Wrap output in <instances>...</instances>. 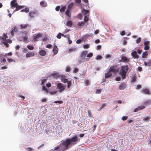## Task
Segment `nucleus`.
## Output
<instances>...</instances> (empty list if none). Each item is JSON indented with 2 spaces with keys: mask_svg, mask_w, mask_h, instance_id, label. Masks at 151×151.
Segmentation results:
<instances>
[{
  "mask_svg": "<svg viewBox=\"0 0 151 151\" xmlns=\"http://www.w3.org/2000/svg\"><path fill=\"white\" fill-rule=\"evenodd\" d=\"M61 36H62V33H59L57 36V37L58 39H60L61 38Z\"/></svg>",
  "mask_w": 151,
  "mask_h": 151,
  "instance_id": "obj_48",
  "label": "nucleus"
},
{
  "mask_svg": "<svg viewBox=\"0 0 151 151\" xmlns=\"http://www.w3.org/2000/svg\"><path fill=\"white\" fill-rule=\"evenodd\" d=\"M106 105H107V104L106 103L103 104H102L101 107H100V110H101L102 108H103L104 107H105L106 106Z\"/></svg>",
  "mask_w": 151,
  "mask_h": 151,
  "instance_id": "obj_42",
  "label": "nucleus"
},
{
  "mask_svg": "<svg viewBox=\"0 0 151 151\" xmlns=\"http://www.w3.org/2000/svg\"><path fill=\"white\" fill-rule=\"evenodd\" d=\"M89 81L88 80H86L85 81V85L86 86L89 85Z\"/></svg>",
  "mask_w": 151,
  "mask_h": 151,
  "instance_id": "obj_54",
  "label": "nucleus"
},
{
  "mask_svg": "<svg viewBox=\"0 0 151 151\" xmlns=\"http://www.w3.org/2000/svg\"><path fill=\"white\" fill-rule=\"evenodd\" d=\"M75 48H72L69 50V52H72L73 51H75Z\"/></svg>",
  "mask_w": 151,
  "mask_h": 151,
  "instance_id": "obj_57",
  "label": "nucleus"
},
{
  "mask_svg": "<svg viewBox=\"0 0 151 151\" xmlns=\"http://www.w3.org/2000/svg\"><path fill=\"white\" fill-rule=\"evenodd\" d=\"M52 45L51 44H48L47 45L46 47L48 48H51L52 47Z\"/></svg>",
  "mask_w": 151,
  "mask_h": 151,
  "instance_id": "obj_49",
  "label": "nucleus"
},
{
  "mask_svg": "<svg viewBox=\"0 0 151 151\" xmlns=\"http://www.w3.org/2000/svg\"><path fill=\"white\" fill-rule=\"evenodd\" d=\"M35 55V53L32 52H27L26 55V57L27 58L30 57H33Z\"/></svg>",
  "mask_w": 151,
  "mask_h": 151,
  "instance_id": "obj_18",
  "label": "nucleus"
},
{
  "mask_svg": "<svg viewBox=\"0 0 151 151\" xmlns=\"http://www.w3.org/2000/svg\"><path fill=\"white\" fill-rule=\"evenodd\" d=\"M56 86L57 88L59 90L60 92H62L65 89V86L61 83H58Z\"/></svg>",
  "mask_w": 151,
  "mask_h": 151,
  "instance_id": "obj_6",
  "label": "nucleus"
},
{
  "mask_svg": "<svg viewBox=\"0 0 151 151\" xmlns=\"http://www.w3.org/2000/svg\"><path fill=\"white\" fill-rule=\"evenodd\" d=\"M39 54L40 55L44 56L46 54V52L43 50H42L40 51Z\"/></svg>",
  "mask_w": 151,
  "mask_h": 151,
  "instance_id": "obj_21",
  "label": "nucleus"
},
{
  "mask_svg": "<svg viewBox=\"0 0 151 151\" xmlns=\"http://www.w3.org/2000/svg\"><path fill=\"white\" fill-rule=\"evenodd\" d=\"M15 7L16 8V9L14 11V12L21 9L19 6L18 5L16 7Z\"/></svg>",
  "mask_w": 151,
  "mask_h": 151,
  "instance_id": "obj_38",
  "label": "nucleus"
},
{
  "mask_svg": "<svg viewBox=\"0 0 151 151\" xmlns=\"http://www.w3.org/2000/svg\"><path fill=\"white\" fill-rule=\"evenodd\" d=\"M46 80L47 79L45 78L42 79H41L40 81H41V85H44L45 83Z\"/></svg>",
  "mask_w": 151,
  "mask_h": 151,
  "instance_id": "obj_35",
  "label": "nucleus"
},
{
  "mask_svg": "<svg viewBox=\"0 0 151 151\" xmlns=\"http://www.w3.org/2000/svg\"><path fill=\"white\" fill-rule=\"evenodd\" d=\"M42 89L43 90H44L47 92H48V90L47 88L45 86H42Z\"/></svg>",
  "mask_w": 151,
  "mask_h": 151,
  "instance_id": "obj_40",
  "label": "nucleus"
},
{
  "mask_svg": "<svg viewBox=\"0 0 151 151\" xmlns=\"http://www.w3.org/2000/svg\"><path fill=\"white\" fill-rule=\"evenodd\" d=\"M89 45H88V44H86V45H84L83 46V47L85 49H87V48H89Z\"/></svg>",
  "mask_w": 151,
  "mask_h": 151,
  "instance_id": "obj_56",
  "label": "nucleus"
},
{
  "mask_svg": "<svg viewBox=\"0 0 151 151\" xmlns=\"http://www.w3.org/2000/svg\"><path fill=\"white\" fill-rule=\"evenodd\" d=\"M102 57L100 55H98L96 56V59L97 60H101L102 59Z\"/></svg>",
  "mask_w": 151,
  "mask_h": 151,
  "instance_id": "obj_45",
  "label": "nucleus"
},
{
  "mask_svg": "<svg viewBox=\"0 0 151 151\" xmlns=\"http://www.w3.org/2000/svg\"><path fill=\"white\" fill-rule=\"evenodd\" d=\"M133 122V120L131 119H128L127 121V122L128 124L131 123Z\"/></svg>",
  "mask_w": 151,
  "mask_h": 151,
  "instance_id": "obj_55",
  "label": "nucleus"
},
{
  "mask_svg": "<svg viewBox=\"0 0 151 151\" xmlns=\"http://www.w3.org/2000/svg\"><path fill=\"white\" fill-rule=\"evenodd\" d=\"M148 55V54L147 52V51H145L142 53V58H146Z\"/></svg>",
  "mask_w": 151,
  "mask_h": 151,
  "instance_id": "obj_22",
  "label": "nucleus"
},
{
  "mask_svg": "<svg viewBox=\"0 0 151 151\" xmlns=\"http://www.w3.org/2000/svg\"><path fill=\"white\" fill-rule=\"evenodd\" d=\"M141 92L144 94L149 95L150 94L149 90L146 88L142 89Z\"/></svg>",
  "mask_w": 151,
  "mask_h": 151,
  "instance_id": "obj_10",
  "label": "nucleus"
},
{
  "mask_svg": "<svg viewBox=\"0 0 151 151\" xmlns=\"http://www.w3.org/2000/svg\"><path fill=\"white\" fill-rule=\"evenodd\" d=\"M38 12L36 10L30 11L28 14L30 18L32 19L39 15Z\"/></svg>",
  "mask_w": 151,
  "mask_h": 151,
  "instance_id": "obj_5",
  "label": "nucleus"
},
{
  "mask_svg": "<svg viewBox=\"0 0 151 151\" xmlns=\"http://www.w3.org/2000/svg\"><path fill=\"white\" fill-rule=\"evenodd\" d=\"M126 87V85L125 83H122L119 86V89L120 90H123Z\"/></svg>",
  "mask_w": 151,
  "mask_h": 151,
  "instance_id": "obj_13",
  "label": "nucleus"
},
{
  "mask_svg": "<svg viewBox=\"0 0 151 151\" xmlns=\"http://www.w3.org/2000/svg\"><path fill=\"white\" fill-rule=\"evenodd\" d=\"M96 125H93V127H92L93 132L96 129Z\"/></svg>",
  "mask_w": 151,
  "mask_h": 151,
  "instance_id": "obj_63",
  "label": "nucleus"
},
{
  "mask_svg": "<svg viewBox=\"0 0 151 151\" xmlns=\"http://www.w3.org/2000/svg\"><path fill=\"white\" fill-rule=\"evenodd\" d=\"M93 54L92 52H90L89 53H88V54H87V57H91L93 56Z\"/></svg>",
  "mask_w": 151,
  "mask_h": 151,
  "instance_id": "obj_46",
  "label": "nucleus"
},
{
  "mask_svg": "<svg viewBox=\"0 0 151 151\" xmlns=\"http://www.w3.org/2000/svg\"><path fill=\"white\" fill-rule=\"evenodd\" d=\"M8 60L9 62V63H11L12 62H14V60L13 59H8Z\"/></svg>",
  "mask_w": 151,
  "mask_h": 151,
  "instance_id": "obj_60",
  "label": "nucleus"
},
{
  "mask_svg": "<svg viewBox=\"0 0 151 151\" xmlns=\"http://www.w3.org/2000/svg\"><path fill=\"white\" fill-rule=\"evenodd\" d=\"M78 139L77 135L72 137L71 139L68 138L65 141L61 142L59 145L57 146L54 148L55 151H65L70 148V146L77 144Z\"/></svg>",
  "mask_w": 151,
  "mask_h": 151,
  "instance_id": "obj_1",
  "label": "nucleus"
},
{
  "mask_svg": "<svg viewBox=\"0 0 151 151\" xmlns=\"http://www.w3.org/2000/svg\"><path fill=\"white\" fill-rule=\"evenodd\" d=\"M3 43L6 46V47H8L9 46V45L8 43L6 41H4L3 42Z\"/></svg>",
  "mask_w": 151,
  "mask_h": 151,
  "instance_id": "obj_39",
  "label": "nucleus"
},
{
  "mask_svg": "<svg viewBox=\"0 0 151 151\" xmlns=\"http://www.w3.org/2000/svg\"><path fill=\"white\" fill-rule=\"evenodd\" d=\"M85 24V22H79L78 23L77 25L79 27L83 26Z\"/></svg>",
  "mask_w": 151,
  "mask_h": 151,
  "instance_id": "obj_27",
  "label": "nucleus"
},
{
  "mask_svg": "<svg viewBox=\"0 0 151 151\" xmlns=\"http://www.w3.org/2000/svg\"><path fill=\"white\" fill-rule=\"evenodd\" d=\"M40 4L42 7H45L47 6V3L44 1H42L40 2Z\"/></svg>",
  "mask_w": 151,
  "mask_h": 151,
  "instance_id": "obj_15",
  "label": "nucleus"
},
{
  "mask_svg": "<svg viewBox=\"0 0 151 151\" xmlns=\"http://www.w3.org/2000/svg\"><path fill=\"white\" fill-rule=\"evenodd\" d=\"M18 31V29L16 27H14V29H12V30L11 31V35H12V36H13L14 35V32H17Z\"/></svg>",
  "mask_w": 151,
  "mask_h": 151,
  "instance_id": "obj_19",
  "label": "nucleus"
},
{
  "mask_svg": "<svg viewBox=\"0 0 151 151\" xmlns=\"http://www.w3.org/2000/svg\"><path fill=\"white\" fill-rule=\"evenodd\" d=\"M60 79L62 82L65 83H67L68 84V88H69L71 85V83L70 81H68L65 76H60Z\"/></svg>",
  "mask_w": 151,
  "mask_h": 151,
  "instance_id": "obj_4",
  "label": "nucleus"
},
{
  "mask_svg": "<svg viewBox=\"0 0 151 151\" xmlns=\"http://www.w3.org/2000/svg\"><path fill=\"white\" fill-rule=\"evenodd\" d=\"M122 68L120 70L119 74L121 76L122 79L126 78V73L128 70V67H122Z\"/></svg>",
  "mask_w": 151,
  "mask_h": 151,
  "instance_id": "obj_3",
  "label": "nucleus"
},
{
  "mask_svg": "<svg viewBox=\"0 0 151 151\" xmlns=\"http://www.w3.org/2000/svg\"><path fill=\"white\" fill-rule=\"evenodd\" d=\"M54 103H60V104H62L63 103V101L61 100V101H55L54 102Z\"/></svg>",
  "mask_w": 151,
  "mask_h": 151,
  "instance_id": "obj_47",
  "label": "nucleus"
},
{
  "mask_svg": "<svg viewBox=\"0 0 151 151\" xmlns=\"http://www.w3.org/2000/svg\"><path fill=\"white\" fill-rule=\"evenodd\" d=\"M21 29H25L27 28H30L31 26L28 24H21L20 25Z\"/></svg>",
  "mask_w": 151,
  "mask_h": 151,
  "instance_id": "obj_11",
  "label": "nucleus"
},
{
  "mask_svg": "<svg viewBox=\"0 0 151 151\" xmlns=\"http://www.w3.org/2000/svg\"><path fill=\"white\" fill-rule=\"evenodd\" d=\"M111 55L110 54H107L105 56V58L106 59H107V58L110 59V58H111Z\"/></svg>",
  "mask_w": 151,
  "mask_h": 151,
  "instance_id": "obj_33",
  "label": "nucleus"
},
{
  "mask_svg": "<svg viewBox=\"0 0 151 151\" xmlns=\"http://www.w3.org/2000/svg\"><path fill=\"white\" fill-rule=\"evenodd\" d=\"M128 118V116H123L122 118V119L123 121H125Z\"/></svg>",
  "mask_w": 151,
  "mask_h": 151,
  "instance_id": "obj_50",
  "label": "nucleus"
},
{
  "mask_svg": "<svg viewBox=\"0 0 151 151\" xmlns=\"http://www.w3.org/2000/svg\"><path fill=\"white\" fill-rule=\"evenodd\" d=\"M76 17L80 20H82L83 19V16L81 13L78 14Z\"/></svg>",
  "mask_w": 151,
  "mask_h": 151,
  "instance_id": "obj_28",
  "label": "nucleus"
},
{
  "mask_svg": "<svg viewBox=\"0 0 151 151\" xmlns=\"http://www.w3.org/2000/svg\"><path fill=\"white\" fill-rule=\"evenodd\" d=\"M46 86L47 87L49 88L51 86V84L50 83H48L46 84Z\"/></svg>",
  "mask_w": 151,
  "mask_h": 151,
  "instance_id": "obj_58",
  "label": "nucleus"
},
{
  "mask_svg": "<svg viewBox=\"0 0 151 151\" xmlns=\"http://www.w3.org/2000/svg\"><path fill=\"white\" fill-rule=\"evenodd\" d=\"M42 37V34L40 33H39L37 35L33 36V39L34 41H38V39Z\"/></svg>",
  "mask_w": 151,
  "mask_h": 151,
  "instance_id": "obj_9",
  "label": "nucleus"
},
{
  "mask_svg": "<svg viewBox=\"0 0 151 151\" xmlns=\"http://www.w3.org/2000/svg\"><path fill=\"white\" fill-rule=\"evenodd\" d=\"M150 42L149 41H145L144 43L145 46L150 45Z\"/></svg>",
  "mask_w": 151,
  "mask_h": 151,
  "instance_id": "obj_34",
  "label": "nucleus"
},
{
  "mask_svg": "<svg viewBox=\"0 0 151 151\" xmlns=\"http://www.w3.org/2000/svg\"><path fill=\"white\" fill-rule=\"evenodd\" d=\"M120 62H124L126 63H128L130 62V60L125 56H123L121 59Z\"/></svg>",
  "mask_w": 151,
  "mask_h": 151,
  "instance_id": "obj_7",
  "label": "nucleus"
},
{
  "mask_svg": "<svg viewBox=\"0 0 151 151\" xmlns=\"http://www.w3.org/2000/svg\"><path fill=\"white\" fill-rule=\"evenodd\" d=\"M88 21V17L86 15H85L84 18V22H87Z\"/></svg>",
  "mask_w": 151,
  "mask_h": 151,
  "instance_id": "obj_31",
  "label": "nucleus"
},
{
  "mask_svg": "<svg viewBox=\"0 0 151 151\" xmlns=\"http://www.w3.org/2000/svg\"><path fill=\"white\" fill-rule=\"evenodd\" d=\"M82 12L84 15H86L89 12L88 10L83 9L82 11Z\"/></svg>",
  "mask_w": 151,
  "mask_h": 151,
  "instance_id": "obj_25",
  "label": "nucleus"
},
{
  "mask_svg": "<svg viewBox=\"0 0 151 151\" xmlns=\"http://www.w3.org/2000/svg\"><path fill=\"white\" fill-rule=\"evenodd\" d=\"M118 71V69L115 67H111L108 72L105 74V77L108 78L110 77L112 75V73H116Z\"/></svg>",
  "mask_w": 151,
  "mask_h": 151,
  "instance_id": "obj_2",
  "label": "nucleus"
},
{
  "mask_svg": "<svg viewBox=\"0 0 151 151\" xmlns=\"http://www.w3.org/2000/svg\"><path fill=\"white\" fill-rule=\"evenodd\" d=\"M26 149L28 151H32L33 149L31 147H27Z\"/></svg>",
  "mask_w": 151,
  "mask_h": 151,
  "instance_id": "obj_61",
  "label": "nucleus"
},
{
  "mask_svg": "<svg viewBox=\"0 0 151 151\" xmlns=\"http://www.w3.org/2000/svg\"><path fill=\"white\" fill-rule=\"evenodd\" d=\"M5 41L7 43H12V41L11 40L8 39L6 40H5Z\"/></svg>",
  "mask_w": 151,
  "mask_h": 151,
  "instance_id": "obj_62",
  "label": "nucleus"
},
{
  "mask_svg": "<svg viewBox=\"0 0 151 151\" xmlns=\"http://www.w3.org/2000/svg\"><path fill=\"white\" fill-rule=\"evenodd\" d=\"M66 25L69 27H71L73 25V23L71 21H68L67 22Z\"/></svg>",
  "mask_w": 151,
  "mask_h": 151,
  "instance_id": "obj_24",
  "label": "nucleus"
},
{
  "mask_svg": "<svg viewBox=\"0 0 151 151\" xmlns=\"http://www.w3.org/2000/svg\"><path fill=\"white\" fill-rule=\"evenodd\" d=\"M73 6V3H71L68 5L67 9L70 10L72 9Z\"/></svg>",
  "mask_w": 151,
  "mask_h": 151,
  "instance_id": "obj_23",
  "label": "nucleus"
},
{
  "mask_svg": "<svg viewBox=\"0 0 151 151\" xmlns=\"http://www.w3.org/2000/svg\"><path fill=\"white\" fill-rule=\"evenodd\" d=\"M27 47L30 50H32L34 49V47L33 46L30 45H27Z\"/></svg>",
  "mask_w": 151,
  "mask_h": 151,
  "instance_id": "obj_37",
  "label": "nucleus"
},
{
  "mask_svg": "<svg viewBox=\"0 0 151 151\" xmlns=\"http://www.w3.org/2000/svg\"><path fill=\"white\" fill-rule=\"evenodd\" d=\"M51 76H52L53 78L55 79H58L60 76V75L58 73H52L50 75Z\"/></svg>",
  "mask_w": 151,
  "mask_h": 151,
  "instance_id": "obj_14",
  "label": "nucleus"
},
{
  "mask_svg": "<svg viewBox=\"0 0 151 151\" xmlns=\"http://www.w3.org/2000/svg\"><path fill=\"white\" fill-rule=\"evenodd\" d=\"M141 38L139 37L136 40V43L137 44L139 43L141 41Z\"/></svg>",
  "mask_w": 151,
  "mask_h": 151,
  "instance_id": "obj_43",
  "label": "nucleus"
},
{
  "mask_svg": "<svg viewBox=\"0 0 151 151\" xmlns=\"http://www.w3.org/2000/svg\"><path fill=\"white\" fill-rule=\"evenodd\" d=\"M29 9L28 8H26L24 9H22L20 11L21 12H25L28 13L29 12Z\"/></svg>",
  "mask_w": 151,
  "mask_h": 151,
  "instance_id": "obj_26",
  "label": "nucleus"
},
{
  "mask_svg": "<svg viewBox=\"0 0 151 151\" xmlns=\"http://www.w3.org/2000/svg\"><path fill=\"white\" fill-rule=\"evenodd\" d=\"M101 91V89H98L96 90V93L97 94L100 93Z\"/></svg>",
  "mask_w": 151,
  "mask_h": 151,
  "instance_id": "obj_52",
  "label": "nucleus"
},
{
  "mask_svg": "<svg viewBox=\"0 0 151 151\" xmlns=\"http://www.w3.org/2000/svg\"><path fill=\"white\" fill-rule=\"evenodd\" d=\"M136 77L135 76H133L132 78V81L133 82H135L136 81Z\"/></svg>",
  "mask_w": 151,
  "mask_h": 151,
  "instance_id": "obj_53",
  "label": "nucleus"
},
{
  "mask_svg": "<svg viewBox=\"0 0 151 151\" xmlns=\"http://www.w3.org/2000/svg\"><path fill=\"white\" fill-rule=\"evenodd\" d=\"M151 102L150 101H147L144 103V104L145 105H150L151 103Z\"/></svg>",
  "mask_w": 151,
  "mask_h": 151,
  "instance_id": "obj_36",
  "label": "nucleus"
},
{
  "mask_svg": "<svg viewBox=\"0 0 151 151\" xmlns=\"http://www.w3.org/2000/svg\"><path fill=\"white\" fill-rule=\"evenodd\" d=\"M12 53L11 52H9L7 54H6L5 55H4V56L5 57H6L7 55L9 56H11L12 55Z\"/></svg>",
  "mask_w": 151,
  "mask_h": 151,
  "instance_id": "obj_59",
  "label": "nucleus"
},
{
  "mask_svg": "<svg viewBox=\"0 0 151 151\" xmlns=\"http://www.w3.org/2000/svg\"><path fill=\"white\" fill-rule=\"evenodd\" d=\"M139 110H141L145 108L144 106H140L138 107Z\"/></svg>",
  "mask_w": 151,
  "mask_h": 151,
  "instance_id": "obj_41",
  "label": "nucleus"
},
{
  "mask_svg": "<svg viewBox=\"0 0 151 151\" xmlns=\"http://www.w3.org/2000/svg\"><path fill=\"white\" fill-rule=\"evenodd\" d=\"M82 42V40L81 39H79L77 40L76 41V43L77 44H80Z\"/></svg>",
  "mask_w": 151,
  "mask_h": 151,
  "instance_id": "obj_64",
  "label": "nucleus"
},
{
  "mask_svg": "<svg viewBox=\"0 0 151 151\" xmlns=\"http://www.w3.org/2000/svg\"><path fill=\"white\" fill-rule=\"evenodd\" d=\"M78 71V69L77 68H75L73 70V73H76Z\"/></svg>",
  "mask_w": 151,
  "mask_h": 151,
  "instance_id": "obj_44",
  "label": "nucleus"
},
{
  "mask_svg": "<svg viewBox=\"0 0 151 151\" xmlns=\"http://www.w3.org/2000/svg\"><path fill=\"white\" fill-rule=\"evenodd\" d=\"M53 51L55 55L58 52V50L57 47L56 45L54 46L53 49Z\"/></svg>",
  "mask_w": 151,
  "mask_h": 151,
  "instance_id": "obj_20",
  "label": "nucleus"
},
{
  "mask_svg": "<svg viewBox=\"0 0 151 151\" xmlns=\"http://www.w3.org/2000/svg\"><path fill=\"white\" fill-rule=\"evenodd\" d=\"M70 10L67 9V10L65 12V14L69 17H71V14L70 12Z\"/></svg>",
  "mask_w": 151,
  "mask_h": 151,
  "instance_id": "obj_30",
  "label": "nucleus"
},
{
  "mask_svg": "<svg viewBox=\"0 0 151 151\" xmlns=\"http://www.w3.org/2000/svg\"><path fill=\"white\" fill-rule=\"evenodd\" d=\"M150 49L149 45L145 46L144 49L145 50H147Z\"/></svg>",
  "mask_w": 151,
  "mask_h": 151,
  "instance_id": "obj_51",
  "label": "nucleus"
},
{
  "mask_svg": "<svg viewBox=\"0 0 151 151\" xmlns=\"http://www.w3.org/2000/svg\"><path fill=\"white\" fill-rule=\"evenodd\" d=\"M11 5L12 7H15L18 5V3L16 2V0H13L11 2Z\"/></svg>",
  "mask_w": 151,
  "mask_h": 151,
  "instance_id": "obj_12",
  "label": "nucleus"
},
{
  "mask_svg": "<svg viewBox=\"0 0 151 151\" xmlns=\"http://www.w3.org/2000/svg\"><path fill=\"white\" fill-rule=\"evenodd\" d=\"M65 9H66V6H63L60 9V12L61 13L64 12L65 11Z\"/></svg>",
  "mask_w": 151,
  "mask_h": 151,
  "instance_id": "obj_32",
  "label": "nucleus"
},
{
  "mask_svg": "<svg viewBox=\"0 0 151 151\" xmlns=\"http://www.w3.org/2000/svg\"><path fill=\"white\" fill-rule=\"evenodd\" d=\"M8 38L7 35L5 34H3V37L0 36V40L1 41H5L6 39Z\"/></svg>",
  "mask_w": 151,
  "mask_h": 151,
  "instance_id": "obj_17",
  "label": "nucleus"
},
{
  "mask_svg": "<svg viewBox=\"0 0 151 151\" xmlns=\"http://www.w3.org/2000/svg\"><path fill=\"white\" fill-rule=\"evenodd\" d=\"M87 53L86 51H84L82 52L80 55V57L81 58V62H83L84 61V60L85 59V58L86 55Z\"/></svg>",
  "mask_w": 151,
  "mask_h": 151,
  "instance_id": "obj_8",
  "label": "nucleus"
},
{
  "mask_svg": "<svg viewBox=\"0 0 151 151\" xmlns=\"http://www.w3.org/2000/svg\"><path fill=\"white\" fill-rule=\"evenodd\" d=\"M131 55L134 58H139V56L137 55V52L136 51L132 52Z\"/></svg>",
  "mask_w": 151,
  "mask_h": 151,
  "instance_id": "obj_16",
  "label": "nucleus"
},
{
  "mask_svg": "<svg viewBox=\"0 0 151 151\" xmlns=\"http://www.w3.org/2000/svg\"><path fill=\"white\" fill-rule=\"evenodd\" d=\"M150 119V117L148 116H147L145 117L143 119V120L147 122Z\"/></svg>",
  "mask_w": 151,
  "mask_h": 151,
  "instance_id": "obj_29",
  "label": "nucleus"
}]
</instances>
